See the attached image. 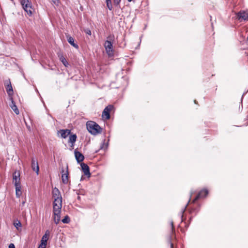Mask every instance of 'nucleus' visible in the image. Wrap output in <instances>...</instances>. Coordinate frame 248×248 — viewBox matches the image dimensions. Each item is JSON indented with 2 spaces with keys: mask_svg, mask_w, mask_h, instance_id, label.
Segmentation results:
<instances>
[{
  "mask_svg": "<svg viewBox=\"0 0 248 248\" xmlns=\"http://www.w3.org/2000/svg\"><path fill=\"white\" fill-rule=\"evenodd\" d=\"M194 103H196V100H194Z\"/></svg>",
  "mask_w": 248,
  "mask_h": 248,
  "instance_id": "37",
  "label": "nucleus"
},
{
  "mask_svg": "<svg viewBox=\"0 0 248 248\" xmlns=\"http://www.w3.org/2000/svg\"><path fill=\"white\" fill-rule=\"evenodd\" d=\"M74 154L76 160L78 162V163H80L83 161L84 159V156L81 153L75 150Z\"/></svg>",
  "mask_w": 248,
  "mask_h": 248,
  "instance_id": "15",
  "label": "nucleus"
},
{
  "mask_svg": "<svg viewBox=\"0 0 248 248\" xmlns=\"http://www.w3.org/2000/svg\"><path fill=\"white\" fill-rule=\"evenodd\" d=\"M62 211H53V217L56 224H59L61 220V214Z\"/></svg>",
  "mask_w": 248,
  "mask_h": 248,
  "instance_id": "12",
  "label": "nucleus"
},
{
  "mask_svg": "<svg viewBox=\"0 0 248 248\" xmlns=\"http://www.w3.org/2000/svg\"><path fill=\"white\" fill-rule=\"evenodd\" d=\"M237 17L240 21L248 20V13L244 11H240L236 14Z\"/></svg>",
  "mask_w": 248,
  "mask_h": 248,
  "instance_id": "7",
  "label": "nucleus"
},
{
  "mask_svg": "<svg viewBox=\"0 0 248 248\" xmlns=\"http://www.w3.org/2000/svg\"><path fill=\"white\" fill-rule=\"evenodd\" d=\"M5 88L6 92L10 97H12L13 94V88L10 80H7L5 82Z\"/></svg>",
  "mask_w": 248,
  "mask_h": 248,
  "instance_id": "10",
  "label": "nucleus"
},
{
  "mask_svg": "<svg viewBox=\"0 0 248 248\" xmlns=\"http://www.w3.org/2000/svg\"><path fill=\"white\" fill-rule=\"evenodd\" d=\"M169 243L170 244V248H174L173 245L172 243L171 242V237H170L169 239Z\"/></svg>",
  "mask_w": 248,
  "mask_h": 248,
  "instance_id": "31",
  "label": "nucleus"
},
{
  "mask_svg": "<svg viewBox=\"0 0 248 248\" xmlns=\"http://www.w3.org/2000/svg\"><path fill=\"white\" fill-rule=\"evenodd\" d=\"M10 100L11 102V104H10V107L11 108L13 109V110L15 112V113L16 114H18L19 113V110L16 105L15 102H14L13 98L12 97H10Z\"/></svg>",
  "mask_w": 248,
  "mask_h": 248,
  "instance_id": "17",
  "label": "nucleus"
},
{
  "mask_svg": "<svg viewBox=\"0 0 248 248\" xmlns=\"http://www.w3.org/2000/svg\"><path fill=\"white\" fill-rule=\"evenodd\" d=\"M171 226L172 232L173 233V232L174 231L173 222H171Z\"/></svg>",
  "mask_w": 248,
  "mask_h": 248,
  "instance_id": "32",
  "label": "nucleus"
},
{
  "mask_svg": "<svg viewBox=\"0 0 248 248\" xmlns=\"http://www.w3.org/2000/svg\"><path fill=\"white\" fill-rule=\"evenodd\" d=\"M50 232L48 230L46 231L45 234L42 237L41 242V244L43 245V246H46V243L48 240V237L49 235Z\"/></svg>",
  "mask_w": 248,
  "mask_h": 248,
  "instance_id": "18",
  "label": "nucleus"
},
{
  "mask_svg": "<svg viewBox=\"0 0 248 248\" xmlns=\"http://www.w3.org/2000/svg\"><path fill=\"white\" fill-rule=\"evenodd\" d=\"M21 4L25 11H26L29 16H31L32 14L33 10L31 2L29 0H21Z\"/></svg>",
  "mask_w": 248,
  "mask_h": 248,
  "instance_id": "2",
  "label": "nucleus"
},
{
  "mask_svg": "<svg viewBox=\"0 0 248 248\" xmlns=\"http://www.w3.org/2000/svg\"><path fill=\"white\" fill-rule=\"evenodd\" d=\"M9 248H16L15 245L11 243L9 245Z\"/></svg>",
  "mask_w": 248,
  "mask_h": 248,
  "instance_id": "33",
  "label": "nucleus"
},
{
  "mask_svg": "<svg viewBox=\"0 0 248 248\" xmlns=\"http://www.w3.org/2000/svg\"><path fill=\"white\" fill-rule=\"evenodd\" d=\"M60 60L61 61V62H62V63H63V64L65 66V67H67L68 65V62H67L66 60L63 57V56H62L61 58H60Z\"/></svg>",
  "mask_w": 248,
  "mask_h": 248,
  "instance_id": "24",
  "label": "nucleus"
},
{
  "mask_svg": "<svg viewBox=\"0 0 248 248\" xmlns=\"http://www.w3.org/2000/svg\"><path fill=\"white\" fill-rule=\"evenodd\" d=\"M114 107L112 105H108L107 106L105 109H104L102 112V117L105 118L106 119H109L110 118V112L113 109Z\"/></svg>",
  "mask_w": 248,
  "mask_h": 248,
  "instance_id": "6",
  "label": "nucleus"
},
{
  "mask_svg": "<svg viewBox=\"0 0 248 248\" xmlns=\"http://www.w3.org/2000/svg\"><path fill=\"white\" fill-rule=\"evenodd\" d=\"M87 129L89 133L93 135H96L101 133L102 128L95 122L88 121L86 124Z\"/></svg>",
  "mask_w": 248,
  "mask_h": 248,
  "instance_id": "1",
  "label": "nucleus"
},
{
  "mask_svg": "<svg viewBox=\"0 0 248 248\" xmlns=\"http://www.w3.org/2000/svg\"><path fill=\"white\" fill-rule=\"evenodd\" d=\"M70 130L67 129H61L58 131V134H60L62 138L65 139L70 134Z\"/></svg>",
  "mask_w": 248,
  "mask_h": 248,
  "instance_id": "16",
  "label": "nucleus"
},
{
  "mask_svg": "<svg viewBox=\"0 0 248 248\" xmlns=\"http://www.w3.org/2000/svg\"><path fill=\"white\" fill-rule=\"evenodd\" d=\"M13 182L15 186H17V185H21L20 173L19 172L15 171L13 173Z\"/></svg>",
  "mask_w": 248,
  "mask_h": 248,
  "instance_id": "8",
  "label": "nucleus"
},
{
  "mask_svg": "<svg viewBox=\"0 0 248 248\" xmlns=\"http://www.w3.org/2000/svg\"><path fill=\"white\" fill-rule=\"evenodd\" d=\"M106 2L107 4V6L108 8L110 10H112V5L111 3V0H106Z\"/></svg>",
  "mask_w": 248,
  "mask_h": 248,
  "instance_id": "22",
  "label": "nucleus"
},
{
  "mask_svg": "<svg viewBox=\"0 0 248 248\" xmlns=\"http://www.w3.org/2000/svg\"><path fill=\"white\" fill-rule=\"evenodd\" d=\"M80 166L84 174L85 175L88 176L89 177L91 175V173L90 172V169L89 166L86 164H85L84 163H81L80 164Z\"/></svg>",
  "mask_w": 248,
  "mask_h": 248,
  "instance_id": "14",
  "label": "nucleus"
},
{
  "mask_svg": "<svg viewBox=\"0 0 248 248\" xmlns=\"http://www.w3.org/2000/svg\"><path fill=\"white\" fill-rule=\"evenodd\" d=\"M14 225L17 230H18L19 228L21 227V223L18 220L14 222Z\"/></svg>",
  "mask_w": 248,
  "mask_h": 248,
  "instance_id": "25",
  "label": "nucleus"
},
{
  "mask_svg": "<svg viewBox=\"0 0 248 248\" xmlns=\"http://www.w3.org/2000/svg\"><path fill=\"white\" fill-rule=\"evenodd\" d=\"M85 32L86 34L89 35H91V34H92V32H91V31L89 29H86L85 30Z\"/></svg>",
  "mask_w": 248,
  "mask_h": 248,
  "instance_id": "28",
  "label": "nucleus"
},
{
  "mask_svg": "<svg viewBox=\"0 0 248 248\" xmlns=\"http://www.w3.org/2000/svg\"><path fill=\"white\" fill-rule=\"evenodd\" d=\"M67 40L68 42L73 47H74L76 48H78V46L77 44L75 43L74 39L72 37H71L70 35H67Z\"/></svg>",
  "mask_w": 248,
  "mask_h": 248,
  "instance_id": "19",
  "label": "nucleus"
},
{
  "mask_svg": "<svg viewBox=\"0 0 248 248\" xmlns=\"http://www.w3.org/2000/svg\"><path fill=\"white\" fill-rule=\"evenodd\" d=\"M104 47L107 54L109 56L113 55L114 51L113 49L112 43L108 40H106L104 43Z\"/></svg>",
  "mask_w": 248,
  "mask_h": 248,
  "instance_id": "4",
  "label": "nucleus"
},
{
  "mask_svg": "<svg viewBox=\"0 0 248 248\" xmlns=\"http://www.w3.org/2000/svg\"><path fill=\"white\" fill-rule=\"evenodd\" d=\"M46 246H43V245L40 244L38 247V248H46Z\"/></svg>",
  "mask_w": 248,
  "mask_h": 248,
  "instance_id": "34",
  "label": "nucleus"
},
{
  "mask_svg": "<svg viewBox=\"0 0 248 248\" xmlns=\"http://www.w3.org/2000/svg\"><path fill=\"white\" fill-rule=\"evenodd\" d=\"M185 210V209L183 210L182 213H183L184 212Z\"/></svg>",
  "mask_w": 248,
  "mask_h": 248,
  "instance_id": "35",
  "label": "nucleus"
},
{
  "mask_svg": "<svg viewBox=\"0 0 248 248\" xmlns=\"http://www.w3.org/2000/svg\"><path fill=\"white\" fill-rule=\"evenodd\" d=\"M52 196L54 199H60V200H62L61 192L57 187H55L53 189Z\"/></svg>",
  "mask_w": 248,
  "mask_h": 248,
  "instance_id": "13",
  "label": "nucleus"
},
{
  "mask_svg": "<svg viewBox=\"0 0 248 248\" xmlns=\"http://www.w3.org/2000/svg\"><path fill=\"white\" fill-rule=\"evenodd\" d=\"M77 138V136L76 134H73V135H71L69 137V142L71 143L72 145L73 146L74 145V143L76 142Z\"/></svg>",
  "mask_w": 248,
  "mask_h": 248,
  "instance_id": "20",
  "label": "nucleus"
},
{
  "mask_svg": "<svg viewBox=\"0 0 248 248\" xmlns=\"http://www.w3.org/2000/svg\"><path fill=\"white\" fill-rule=\"evenodd\" d=\"M62 200L54 199L53 202V211H62Z\"/></svg>",
  "mask_w": 248,
  "mask_h": 248,
  "instance_id": "5",
  "label": "nucleus"
},
{
  "mask_svg": "<svg viewBox=\"0 0 248 248\" xmlns=\"http://www.w3.org/2000/svg\"><path fill=\"white\" fill-rule=\"evenodd\" d=\"M105 140H103V142L102 143L100 149H107L108 146V143L105 144Z\"/></svg>",
  "mask_w": 248,
  "mask_h": 248,
  "instance_id": "26",
  "label": "nucleus"
},
{
  "mask_svg": "<svg viewBox=\"0 0 248 248\" xmlns=\"http://www.w3.org/2000/svg\"><path fill=\"white\" fill-rule=\"evenodd\" d=\"M128 1H131L132 0H127Z\"/></svg>",
  "mask_w": 248,
  "mask_h": 248,
  "instance_id": "36",
  "label": "nucleus"
},
{
  "mask_svg": "<svg viewBox=\"0 0 248 248\" xmlns=\"http://www.w3.org/2000/svg\"><path fill=\"white\" fill-rule=\"evenodd\" d=\"M31 168L38 175L39 170V165L37 159L33 157L31 158Z\"/></svg>",
  "mask_w": 248,
  "mask_h": 248,
  "instance_id": "9",
  "label": "nucleus"
},
{
  "mask_svg": "<svg viewBox=\"0 0 248 248\" xmlns=\"http://www.w3.org/2000/svg\"><path fill=\"white\" fill-rule=\"evenodd\" d=\"M15 187L16 196L17 197L19 198L21 195V185H17V186H15Z\"/></svg>",
  "mask_w": 248,
  "mask_h": 248,
  "instance_id": "21",
  "label": "nucleus"
},
{
  "mask_svg": "<svg viewBox=\"0 0 248 248\" xmlns=\"http://www.w3.org/2000/svg\"><path fill=\"white\" fill-rule=\"evenodd\" d=\"M208 194V191L206 189L202 190L193 200V202H195L200 198L205 197Z\"/></svg>",
  "mask_w": 248,
  "mask_h": 248,
  "instance_id": "11",
  "label": "nucleus"
},
{
  "mask_svg": "<svg viewBox=\"0 0 248 248\" xmlns=\"http://www.w3.org/2000/svg\"><path fill=\"white\" fill-rule=\"evenodd\" d=\"M62 221L63 223L67 224V223H69L70 222V218L68 217V216L67 215V216H65L64 218H63L62 220Z\"/></svg>",
  "mask_w": 248,
  "mask_h": 248,
  "instance_id": "23",
  "label": "nucleus"
},
{
  "mask_svg": "<svg viewBox=\"0 0 248 248\" xmlns=\"http://www.w3.org/2000/svg\"><path fill=\"white\" fill-rule=\"evenodd\" d=\"M52 2L56 5H58L59 1V0H52Z\"/></svg>",
  "mask_w": 248,
  "mask_h": 248,
  "instance_id": "29",
  "label": "nucleus"
},
{
  "mask_svg": "<svg viewBox=\"0 0 248 248\" xmlns=\"http://www.w3.org/2000/svg\"><path fill=\"white\" fill-rule=\"evenodd\" d=\"M121 2V0H114V3L116 5H118Z\"/></svg>",
  "mask_w": 248,
  "mask_h": 248,
  "instance_id": "30",
  "label": "nucleus"
},
{
  "mask_svg": "<svg viewBox=\"0 0 248 248\" xmlns=\"http://www.w3.org/2000/svg\"><path fill=\"white\" fill-rule=\"evenodd\" d=\"M62 173V180L64 184H67L69 182V172H68V166L66 164V169L62 167L61 169Z\"/></svg>",
  "mask_w": 248,
  "mask_h": 248,
  "instance_id": "3",
  "label": "nucleus"
},
{
  "mask_svg": "<svg viewBox=\"0 0 248 248\" xmlns=\"http://www.w3.org/2000/svg\"><path fill=\"white\" fill-rule=\"evenodd\" d=\"M107 40L110 41L112 42L114 39V35L113 34H110L107 37Z\"/></svg>",
  "mask_w": 248,
  "mask_h": 248,
  "instance_id": "27",
  "label": "nucleus"
}]
</instances>
